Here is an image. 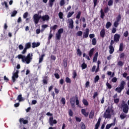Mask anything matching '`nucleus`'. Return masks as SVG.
Returning <instances> with one entry per match:
<instances>
[{"instance_id": "c9c22d12", "label": "nucleus", "mask_w": 129, "mask_h": 129, "mask_svg": "<svg viewBox=\"0 0 129 129\" xmlns=\"http://www.w3.org/2000/svg\"><path fill=\"white\" fill-rule=\"evenodd\" d=\"M17 14H18V11H17L16 10H14L11 14V17H16Z\"/></svg>"}, {"instance_id": "2eb2a0df", "label": "nucleus", "mask_w": 129, "mask_h": 129, "mask_svg": "<svg viewBox=\"0 0 129 129\" xmlns=\"http://www.w3.org/2000/svg\"><path fill=\"white\" fill-rule=\"evenodd\" d=\"M58 73H60V70H56L55 73L54 74V76L56 79H59V78H60V75H59Z\"/></svg>"}, {"instance_id": "412c9836", "label": "nucleus", "mask_w": 129, "mask_h": 129, "mask_svg": "<svg viewBox=\"0 0 129 129\" xmlns=\"http://www.w3.org/2000/svg\"><path fill=\"white\" fill-rule=\"evenodd\" d=\"M125 86V82L124 81H122L120 84V88L122 89H124V86Z\"/></svg>"}, {"instance_id": "4d7b16f0", "label": "nucleus", "mask_w": 129, "mask_h": 129, "mask_svg": "<svg viewBox=\"0 0 129 129\" xmlns=\"http://www.w3.org/2000/svg\"><path fill=\"white\" fill-rule=\"evenodd\" d=\"M58 17H59V19H63V13L59 12L58 13Z\"/></svg>"}, {"instance_id": "9b49d317", "label": "nucleus", "mask_w": 129, "mask_h": 129, "mask_svg": "<svg viewBox=\"0 0 129 129\" xmlns=\"http://www.w3.org/2000/svg\"><path fill=\"white\" fill-rule=\"evenodd\" d=\"M101 121V118H99L98 121L96 124L95 125V128L94 129H98L99 126L100 125V122Z\"/></svg>"}, {"instance_id": "79ce46f5", "label": "nucleus", "mask_w": 129, "mask_h": 129, "mask_svg": "<svg viewBox=\"0 0 129 129\" xmlns=\"http://www.w3.org/2000/svg\"><path fill=\"white\" fill-rule=\"evenodd\" d=\"M83 104H84V105H86V106H87V105H88V102L85 99H84L83 100Z\"/></svg>"}, {"instance_id": "49530a36", "label": "nucleus", "mask_w": 129, "mask_h": 129, "mask_svg": "<svg viewBox=\"0 0 129 129\" xmlns=\"http://www.w3.org/2000/svg\"><path fill=\"white\" fill-rule=\"evenodd\" d=\"M81 16V12L80 11L78 13V14L76 16V19H80V16Z\"/></svg>"}, {"instance_id": "052dcab7", "label": "nucleus", "mask_w": 129, "mask_h": 129, "mask_svg": "<svg viewBox=\"0 0 129 129\" xmlns=\"http://www.w3.org/2000/svg\"><path fill=\"white\" fill-rule=\"evenodd\" d=\"M98 93H97V92H95L94 93V95L93 96V99H95L96 96H98Z\"/></svg>"}, {"instance_id": "9d476101", "label": "nucleus", "mask_w": 129, "mask_h": 129, "mask_svg": "<svg viewBox=\"0 0 129 129\" xmlns=\"http://www.w3.org/2000/svg\"><path fill=\"white\" fill-rule=\"evenodd\" d=\"M70 103L72 107H74L75 106V97H72L71 98Z\"/></svg>"}, {"instance_id": "ea45409f", "label": "nucleus", "mask_w": 129, "mask_h": 129, "mask_svg": "<svg viewBox=\"0 0 129 129\" xmlns=\"http://www.w3.org/2000/svg\"><path fill=\"white\" fill-rule=\"evenodd\" d=\"M74 14V12H69L67 15V18H71L72 17V15Z\"/></svg>"}, {"instance_id": "0eeeda50", "label": "nucleus", "mask_w": 129, "mask_h": 129, "mask_svg": "<svg viewBox=\"0 0 129 129\" xmlns=\"http://www.w3.org/2000/svg\"><path fill=\"white\" fill-rule=\"evenodd\" d=\"M88 36H89V29L86 28L85 32L83 33V39L88 38Z\"/></svg>"}, {"instance_id": "f03ea898", "label": "nucleus", "mask_w": 129, "mask_h": 129, "mask_svg": "<svg viewBox=\"0 0 129 129\" xmlns=\"http://www.w3.org/2000/svg\"><path fill=\"white\" fill-rule=\"evenodd\" d=\"M64 32V29L63 28H60L57 31V33L55 34V37L56 40H60L61 39V34H63Z\"/></svg>"}, {"instance_id": "423d86ee", "label": "nucleus", "mask_w": 129, "mask_h": 129, "mask_svg": "<svg viewBox=\"0 0 129 129\" xmlns=\"http://www.w3.org/2000/svg\"><path fill=\"white\" fill-rule=\"evenodd\" d=\"M53 119H54V117H53V116L50 117L49 118V122L50 125H51V126H53V124H56V123H57V120L56 119H54V120H53Z\"/></svg>"}, {"instance_id": "473e14b6", "label": "nucleus", "mask_w": 129, "mask_h": 129, "mask_svg": "<svg viewBox=\"0 0 129 129\" xmlns=\"http://www.w3.org/2000/svg\"><path fill=\"white\" fill-rule=\"evenodd\" d=\"M100 13H101V16H100L101 18L104 19V17L105 16V15H104V12H103V10L102 9L101 10Z\"/></svg>"}, {"instance_id": "f8f14e48", "label": "nucleus", "mask_w": 129, "mask_h": 129, "mask_svg": "<svg viewBox=\"0 0 129 129\" xmlns=\"http://www.w3.org/2000/svg\"><path fill=\"white\" fill-rule=\"evenodd\" d=\"M42 20L43 22L49 21L50 20V17L48 15H44L42 17Z\"/></svg>"}, {"instance_id": "13d9d810", "label": "nucleus", "mask_w": 129, "mask_h": 129, "mask_svg": "<svg viewBox=\"0 0 129 129\" xmlns=\"http://www.w3.org/2000/svg\"><path fill=\"white\" fill-rule=\"evenodd\" d=\"M28 15H29V13L28 12H25L23 14V18L24 19H27V18L28 17Z\"/></svg>"}, {"instance_id": "a211bd4d", "label": "nucleus", "mask_w": 129, "mask_h": 129, "mask_svg": "<svg viewBox=\"0 0 129 129\" xmlns=\"http://www.w3.org/2000/svg\"><path fill=\"white\" fill-rule=\"evenodd\" d=\"M109 53L110 54H113V52H114V48L113 47V46L112 45H109Z\"/></svg>"}, {"instance_id": "69168bd1", "label": "nucleus", "mask_w": 129, "mask_h": 129, "mask_svg": "<svg viewBox=\"0 0 129 129\" xmlns=\"http://www.w3.org/2000/svg\"><path fill=\"white\" fill-rule=\"evenodd\" d=\"M81 124V129H86V127L85 126V124H84V123L82 122Z\"/></svg>"}, {"instance_id": "3c124183", "label": "nucleus", "mask_w": 129, "mask_h": 129, "mask_svg": "<svg viewBox=\"0 0 129 129\" xmlns=\"http://www.w3.org/2000/svg\"><path fill=\"white\" fill-rule=\"evenodd\" d=\"M60 7H63L65 5V1L64 0H61L59 3Z\"/></svg>"}, {"instance_id": "a18cd8bd", "label": "nucleus", "mask_w": 129, "mask_h": 129, "mask_svg": "<svg viewBox=\"0 0 129 129\" xmlns=\"http://www.w3.org/2000/svg\"><path fill=\"white\" fill-rule=\"evenodd\" d=\"M98 80H99V76L97 75L96 76L94 79L95 83H96V82H98Z\"/></svg>"}, {"instance_id": "5fc2aeb1", "label": "nucleus", "mask_w": 129, "mask_h": 129, "mask_svg": "<svg viewBox=\"0 0 129 129\" xmlns=\"http://www.w3.org/2000/svg\"><path fill=\"white\" fill-rule=\"evenodd\" d=\"M52 37H53V34H51V31H50L49 36H48V41H50V40H51Z\"/></svg>"}, {"instance_id": "864d4df0", "label": "nucleus", "mask_w": 129, "mask_h": 129, "mask_svg": "<svg viewBox=\"0 0 129 129\" xmlns=\"http://www.w3.org/2000/svg\"><path fill=\"white\" fill-rule=\"evenodd\" d=\"M104 12L105 14H107V13L109 12V8H108V7L104 8Z\"/></svg>"}, {"instance_id": "603ef678", "label": "nucleus", "mask_w": 129, "mask_h": 129, "mask_svg": "<svg viewBox=\"0 0 129 129\" xmlns=\"http://www.w3.org/2000/svg\"><path fill=\"white\" fill-rule=\"evenodd\" d=\"M106 85L107 87H108V89H111V88H112V86L108 82L106 83Z\"/></svg>"}, {"instance_id": "cd10ccee", "label": "nucleus", "mask_w": 129, "mask_h": 129, "mask_svg": "<svg viewBox=\"0 0 129 129\" xmlns=\"http://www.w3.org/2000/svg\"><path fill=\"white\" fill-rule=\"evenodd\" d=\"M120 20H121V15H120V14H119L116 18V22H118L119 23Z\"/></svg>"}, {"instance_id": "4be33fe9", "label": "nucleus", "mask_w": 129, "mask_h": 129, "mask_svg": "<svg viewBox=\"0 0 129 129\" xmlns=\"http://www.w3.org/2000/svg\"><path fill=\"white\" fill-rule=\"evenodd\" d=\"M113 125V126L115 125V122H113V123H110V124H107L106 126L105 129H109V128H110V127H111V126H112Z\"/></svg>"}, {"instance_id": "5701e85b", "label": "nucleus", "mask_w": 129, "mask_h": 129, "mask_svg": "<svg viewBox=\"0 0 129 129\" xmlns=\"http://www.w3.org/2000/svg\"><path fill=\"white\" fill-rule=\"evenodd\" d=\"M94 117V110H92L89 115V118H93Z\"/></svg>"}, {"instance_id": "4c0bfd02", "label": "nucleus", "mask_w": 129, "mask_h": 129, "mask_svg": "<svg viewBox=\"0 0 129 129\" xmlns=\"http://www.w3.org/2000/svg\"><path fill=\"white\" fill-rule=\"evenodd\" d=\"M120 117L121 119H124V118H125V117H126V114H125L124 113H121L120 115Z\"/></svg>"}, {"instance_id": "e2e57ef3", "label": "nucleus", "mask_w": 129, "mask_h": 129, "mask_svg": "<svg viewBox=\"0 0 129 129\" xmlns=\"http://www.w3.org/2000/svg\"><path fill=\"white\" fill-rule=\"evenodd\" d=\"M112 82H113V83H115L116 81H117V79L115 77H114L111 80Z\"/></svg>"}, {"instance_id": "1a4fd4ad", "label": "nucleus", "mask_w": 129, "mask_h": 129, "mask_svg": "<svg viewBox=\"0 0 129 129\" xmlns=\"http://www.w3.org/2000/svg\"><path fill=\"white\" fill-rule=\"evenodd\" d=\"M119 39H120V35L118 34H115L114 35V42H119Z\"/></svg>"}, {"instance_id": "680f3d73", "label": "nucleus", "mask_w": 129, "mask_h": 129, "mask_svg": "<svg viewBox=\"0 0 129 129\" xmlns=\"http://www.w3.org/2000/svg\"><path fill=\"white\" fill-rule=\"evenodd\" d=\"M77 53L78 55H79V56H81V55H82V52L80 51V49L79 48L77 49Z\"/></svg>"}, {"instance_id": "7ed1b4c3", "label": "nucleus", "mask_w": 129, "mask_h": 129, "mask_svg": "<svg viewBox=\"0 0 129 129\" xmlns=\"http://www.w3.org/2000/svg\"><path fill=\"white\" fill-rule=\"evenodd\" d=\"M31 48V42H28L25 44V48L22 52V54H26L27 53V50L28 49Z\"/></svg>"}, {"instance_id": "6e6d98bb", "label": "nucleus", "mask_w": 129, "mask_h": 129, "mask_svg": "<svg viewBox=\"0 0 129 129\" xmlns=\"http://www.w3.org/2000/svg\"><path fill=\"white\" fill-rule=\"evenodd\" d=\"M69 115L70 116H73V111H72V110H69Z\"/></svg>"}, {"instance_id": "c756f323", "label": "nucleus", "mask_w": 129, "mask_h": 129, "mask_svg": "<svg viewBox=\"0 0 129 129\" xmlns=\"http://www.w3.org/2000/svg\"><path fill=\"white\" fill-rule=\"evenodd\" d=\"M77 77V73L76 72V71L74 70L73 72V78L74 79H75L76 77Z\"/></svg>"}, {"instance_id": "ddd939ff", "label": "nucleus", "mask_w": 129, "mask_h": 129, "mask_svg": "<svg viewBox=\"0 0 129 129\" xmlns=\"http://www.w3.org/2000/svg\"><path fill=\"white\" fill-rule=\"evenodd\" d=\"M81 112L82 114H83V115H84V116H85L86 117H87V116H88V114H89V113L86 112V110H85V109H82Z\"/></svg>"}, {"instance_id": "dca6fc26", "label": "nucleus", "mask_w": 129, "mask_h": 129, "mask_svg": "<svg viewBox=\"0 0 129 129\" xmlns=\"http://www.w3.org/2000/svg\"><path fill=\"white\" fill-rule=\"evenodd\" d=\"M73 20L70 19V21H69V28L70 29H73L74 28Z\"/></svg>"}, {"instance_id": "f257e3e1", "label": "nucleus", "mask_w": 129, "mask_h": 129, "mask_svg": "<svg viewBox=\"0 0 129 129\" xmlns=\"http://www.w3.org/2000/svg\"><path fill=\"white\" fill-rule=\"evenodd\" d=\"M18 59H22V62H26V64H30L31 60L33 59V53H28L27 56H24L22 54L18 55Z\"/></svg>"}, {"instance_id": "72a5a7b5", "label": "nucleus", "mask_w": 129, "mask_h": 129, "mask_svg": "<svg viewBox=\"0 0 129 129\" xmlns=\"http://www.w3.org/2000/svg\"><path fill=\"white\" fill-rule=\"evenodd\" d=\"M44 57H45V55L42 54L41 57H39V63H42L43 62V59H44Z\"/></svg>"}, {"instance_id": "a878e982", "label": "nucleus", "mask_w": 129, "mask_h": 129, "mask_svg": "<svg viewBox=\"0 0 129 129\" xmlns=\"http://www.w3.org/2000/svg\"><path fill=\"white\" fill-rule=\"evenodd\" d=\"M55 0H49L48 5L50 8H52L53 7V5H54V2Z\"/></svg>"}, {"instance_id": "de8ad7c7", "label": "nucleus", "mask_w": 129, "mask_h": 129, "mask_svg": "<svg viewBox=\"0 0 129 129\" xmlns=\"http://www.w3.org/2000/svg\"><path fill=\"white\" fill-rule=\"evenodd\" d=\"M82 34H83V32L82 31H79L77 33V36H78L79 37H81L82 36Z\"/></svg>"}, {"instance_id": "e433bc0d", "label": "nucleus", "mask_w": 129, "mask_h": 129, "mask_svg": "<svg viewBox=\"0 0 129 129\" xmlns=\"http://www.w3.org/2000/svg\"><path fill=\"white\" fill-rule=\"evenodd\" d=\"M42 81L44 84H48V77H45V79H44Z\"/></svg>"}, {"instance_id": "c85d7f7f", "label": "nucleus", "mask_w": 129, "mask_h": 129, "mask_svg": "<svg viewBox=\"0 0 129 129\" xmlns=\"http://www.w3.org/2000/svg\"><path fill=\"white\" fill-rule=\"evenodd\" d=\"M123 90V89H122L120 87H117L115 89V91H117V92H118V93H120L121 92V91H122Z\"/></svg>"}, {"instance_id": "c03bdc74", "label": "nucleus", "mask_w": 129, "mask_h": 129, "mask_svg": "<svg viewBox=\"0 0 129 129\" xmlns=\"http://www.w3.org/2000/svg\"><path fill=\"white\" fill-rule=\"evenodd\" d=\"M92 44L94 46H95L96 45V38H93L92 40Z\"/></svg>"}, {"instance_id": "6e6552de", "label": "nucleus", "mask_w": 129, "mask_h": 129, "mask_svg": "<svg viewBox=\"0 0 129 129\" xmlns=\"http://www.w3.org/2000/svg\"><path fill=\"white\" fill-rule=\"evenodd\" d=\"M33 20L35 24H37L39 23V14H36L33 16Z\"/></svg>"}, {"instance_id": "4468645a", "label": "nucleus", "mask_w": 129, "mask_h": 129, "mask_svg": "<svg viewBox=\"0 0 129 129\" xmlns=\"http://www.w3.org/2000/svg\"><path fill=\"white\" fill-rule=\"evenodd\" d=\"M19 122H20L21 124H22V122L23 124H27V123L28 122V120H25L24 119V118H21L19 120Z\"/></svg>"}, {"instance_id": "f704fd0d", "label": "nucleus", "mask_w": 129, "mask_h": 129, "mask_svg": "<svg viewBox=\"0 0 129 129\" xmlns=\"http://www.w3.org/2000/svg\"><path fill=\"white\" fill-rule=\"evenodd\" d=\"M110 27H111V23H110V22H107L106 24V28L109 29Z\"/></svg>"}, {"instance_id": "2f4dec72", "label": "nucleus", "mask_w": 129, "mask_h": 129, "mask_svg": "<svg viewBox=\"0 0 129 129\" xmlns=\"http://www.w3.org/2000/svg\"><path fill=\"white\" fill-rule=\"evenodd\" d=\"M119 51H120V52H122V51H123V43L120 44Z\"/></svg>"}, {"instance_id": "37998d69", "label": "nucleus", "mask_w": 129, "mask_h": 129, "mask_svg": "<svg viewBox=\"0 0 129 129\" xmlns=\"http://www.w3.org/2000/svg\"><path fill=\"white\" fill-rule=\"evenodd\" d=\"M2 6H4L5 5V8L6 9H9V5H8V3L7 2L5 1L4 3H2Z\"/></svg>"}, {"instance_id": "bb28decb", "label": "nucleus", "mask_w": 129, "mask_h": 129, "mask_svg": "<svg viewBox=\"0 0 129 129\" xmlns=\"http://www.w3.org/2000/svg\"><path fill=\"white\" fill-rule=\"evenodd\" d=\"M104 116L105 118H110V117H111V114H110V113H105Z\"/></svg>"}, {"instance_id": "0e129e2a", "label": "nucleus", "mask_w": 129, "mask_h": 129, "mask_svg": "<svg viewBox=\"0 0 129 129\" xmlns=\"http://www.w3.org/2000/svg\"><path fill=\"white\" fill-rule=\"evenodd\" d=\"M98 0H93V3H94V8H95V7H96V6H97V2Z\"/></svg>"}, {"instance_id": "58836bf2", "label": "nucleus", "mask_w": 129, "mask_h": 129, "mask_svg": "<svg viewBox=\"0 0 129 129\" xmlns=\"http://www.w3.org/2000/svg\"><path fill=\"white\" fill-rule=\"evenodd\" d=\"M113 5V0H109L108 2V6L111 7Z\"/></svg>"}, {"instance_id": "774afa93", "label": "nucleus", "mask_w": 129, "mask_h": 129, "mask_svg": "<svg viewBox=\"0 0 129 129\" xmlns=\"http://www.w3.org/2000/svg\"><path fill=\"white\" fill-rule=\"evenodd\" d=\"M114 103H118L119 102V99L117 98V99H114Z\"/></svg>"}, {"instance_id": "a19ab883", "label": "nucleus", "mask_w": 129, "mask_h": 129, "mask_svg": "<svg viewBox=\"0 0 129 129\" xmlns=\"http://www.w3.org/2000/svg\"><path fill=\"white\" fill-rule=\"evenodd\" d=\"M66 82L67 83H71L72 81H71V79L70 78H69V77H66Z\"/></svg>"}, {"instance_id": "39448f33", "label": "nucleus", "mask_w": 129, "mask_h": 129, "mask_svg": "<svg viewBox=\"0 0 129 129\" xmlns=\"http://www.w3.org/2000/svg\"><path fill=\"white\" fill-rule=\"evenodd\" d=\"M16 78H19V71L17 70L15 73L13 74L12 76L13 82H16Z\"/></svg>"}, {"instance_id": "6ab92c4d", "label": "nucleus", "mask_w": 129, "mask_h": 129, "mask_svg": "<svg viewBox=\"0 0 129 129\" xmlns=\"http://www.w3.org/2000/svg\"><path fill=\"white\" fill-rule=\"evenodd\" d=\"M100 36L102 38H104V36H105V30H104V29H102L100 31Z\"/></svg>"}, {"instance_id": "f3484780", "label": "nucleus", "mask_w": 129, "mask_h": 129, "mask_svg": "<svg viewBox=\"0 0 129 129\" xmlns=\"http://www.w3.org/2000/svg\"><path fill=\"white\" fill-rule=\"evenodd\" d=\"M58 28V25H54L53 26L50 27V33H52V31H54V32H55V31H56V30Z\"/></svg>"}, {"instance_id": "8fccbe9b", "label": "nucleus", "mask_w": 129, "mask_h": 129, "mask_svg": "<svg viewBox=\"0 0 129 129\" xmlns=\"http://www.w3.org/2000/svg\"><path fill=\"white\" fill-rule=\"evenodd\" d=\"M82 69H86V68H87V64L85 62L83 63L82 64Z\"/></svg>"}, {"instance_id": "aec40b11", "label": "nucleus", "mask_w": 129, "mask_h": 129, "mask_svg": "<svg viewBox=\"0 0 129 129\" xmlns=\"http://www.w3.org/2000/svg\"><path fill=\"white\" fill-rule=\"evenodd\" d=\"M32 48L33 49H34V48H36L37 47H39V46H40V42H33L32 43Z\"/></svg>"}, {"instance_id": "7c9ffc66", "label": "nucleus", "mask_w": 129, "mask_h": 129, "mask_svg": "<svg viewBox=\"0 0 129 129\" xmlns=\"http://www.w3.org/2000/svg\"><path fill=\"white\" fill-rule=\"evenodd\" d=\"M75 98H76V104L77 105H79V99L78 96H77V95H76Z\"/></svg>"}, {"instance_id": "09e8293b", "label": "nucleus", "mask_w": 129, "mask_h": 129, "mask_svg": "<svg viewBox=\"0 0 129 129\" xmlns=\"http://www.w3.org/2000/svg\"><path fill=\"white\" fill-rule=\"evenodd\" d=\"M60 102H61L63 105H65V104L66 103V102L65 101V98H62L60 100Z\"/></svg>"}, {"instance_id": "338daca9", "label": "nucleus", "mask_w": 129, "mask_h": 129, "mask_svg": "<svg viewBox=\"0 0 129 129\" xmlns=\"http://www.w3.org/2000/svg\"><path fill=\"white\" fill-rule=\"evenodd\" d=\"M124 56H125V55L124 54V53L122 52L120 54V58L121 59H122V58H124Z\"/></svg>"}, {"instance_id": "b1692460", "label": "nucleus", "mask_w": 129, "mask_h": 129, "mask_svg": "<svg viewBox=\"0 0 129 129\" xmlns=\"http://www.w3.org/2000/svg\"><path fill=\"white\" fill-rule=\"evenodd\" d=\"M93 53H94V48H92L89 52V56L91 57L93 55Z\"/></svg>"}, {"instance_id": "20e7f679", "label": "nucleus", "mask_w": 129, "mask_h": 129, "mask_svg": "<svg viewBox=\"0 0 129 129\" xmlns=\"http://www.w3.org/2000/svg\"><path fill=\"white\" fill-rule=\"evenodd\" d=\"M122 111L123 112H124L125 114L127 113L128 112V105H127V104H124L123 105H122Z\"/></svg>"}, {"instance_id": "bf43d9fd", "label": "nucleus", "mask_w": 129, "mask_h": 129, "mask_svg": "<svg viewBox=\"0 0 129 129\" xmlns=\"http://www.w3.org/2000/svg\"><path fill=\"white\" fill-rule=\"evenodd\" d=\"M119 22L117 21H115L114 23V27H115V28H117L118 25H119V24L118 23Z\"/></svg>"}, {"instance_id": "393cba45", "label": "nucleus", "mask_w": 129, "mask_h": 129, "mask_svg": "<svg viewBox=\"0 0 129 129\" xmlns=\"http://www.w3.org/2000/svg\"><path fill=\"white\" fill-rule=\"evenodd\" d=\"M17 100H19L20 102H21V101H24V99H23V97H22V94L19 95L18 96Z\"/></svg>"}]
</instances>
